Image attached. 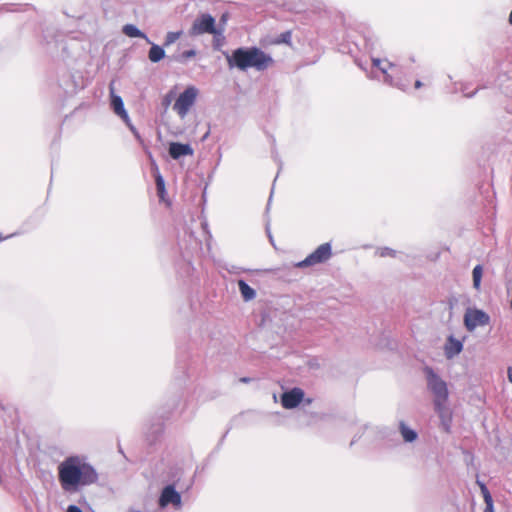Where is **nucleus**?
I'll use <instances>...</instances> for the list:
<instances>
[{
	"mask_svg": "<svg viewBox=\"0 0 512 512\" xmlns=\"http://www.w3.org/2000/svg\"><path fill=\"white\" fill-rule=\"evenodd\" d=\"M110 105L113 112L118 115L129 127L134 131V127L130 123V118L127 111L124 108L123 100L120 96L114 93L113 83L110 84Z\"/></svg>",
	"mask_w": 512,
	"mask_h": 512,
	"instance_id": "nucleus-8",
	"label": "nucleus"
},
{
	"mask_svg": "<svg viewBox=\"0 0 512 512\" xmlns=\"http://www.w3.org/2000/svg\"><path fill=\"white\" fill-rule=\"evenodd\" d=\"M482 274H483L482 266L476 265L473 269L472 275H473V286L477 290H479V288H480Z\"/></svg>",
	"mask_w": 512,
	"mask_h": 512,
	"instance_id": "nucleus-17",
	"label": "nucleus"
},
{
	"mask_svg": "<svg viewBox=\"0 0 512 512\" xmlns=\"http://www.w3.org/2000/svg\"><path fill=\"white\" fill-rule=\"evenodd\" d=\"M169 103H170V100L168 99V97H166V98L164 99V105L168 106V105H169Z\"/></svg>",
	"mask_w": 512,
	"mask_h": 512,
	"instance_id": "nucleus-28",
	"label": "nucleus"
},
{
	"mask_svg": "<svg viewBox=\"0 0 512 512\" xmlns=\"http://www.w3.org/2000/svg\"><path fill=\"white\" fill-rule=\"evenodd\" d=\"M427 383L429 389L434 394V405L435 410L438 413L441 423L446 432L450 431V425L452 422V412L446 406L448 400V389L446 383L436 375L432 369H426Z\"/></svg>",
	"mask_w": 512,
	"mask_h": 512,
	"instance_id": "nucleus-3",
	"label": "nucleus"
},
{
	"mask_svg": "<svg viewBox=\"0 0 512 512\" xmlns=\"http://www.w3.org/2000/svg\"><path fill=\"white\" fill-rule=\"evenodd\" d=\"M165 56L164 49L158 45L153 44L149 50L148 58L151 62L156 63L162 60Z\"/></svg>",
	"mask_w": 512,
	"mask_h": 512,
	"instance_id": "nucleus-13",
	"label": "nucleus"
},
{
	"mask_svg": "<svg viewBox=\"0 0 512 512\" xmlns=\"http://www.w3.org/2000/svg\"><path fill=\"white\" fill-rule=\"evenodd\" d=\"M169 154L173 159H179L182 156L192 155L193 149L189 144L171 142L169 144Z\"/></svg>",
	"mask_w": 512,
	"mask_h": 512,
	"instance_id": "nucleus-11",
	"label": "nucleus"
},
{
	"mask_svg": "<svg viewBox=\"0 0 512 512\" xmlns=\"http://www.w3.org/2000/svg\"><path fill=\"white\" fill-rule=\"evenodd\" d=\"M238 287L245 301L252 300L255 297V291L244 280L238 281Z\"/></svg>",
	"mask_w": 512,
	"mask_h": 512,
	"instance_id": "nucleus-14",
	"label": "nucleus"
},
{
	"mask_svg": "<svg viewBox=\"0 0 512 512\" xmlns=\"http://www.w3.org/2000/svg\"><path fill=\"white\" fill-rule=\"evenodd\" d=\"M57 470L59 483L65 492H76L98 480L95 468L80 456L67 457Z\"/></svg>",
	"mask_w": 512,
	"mask_h": 512,
	"instance_id": "nucleus-1",
	"label": "nucleus"
},
{
	"mask_svg": "<svg viewBox=\"0 0 512 512\" xmlns=\"http://www.w3.org/2000/svg\"><path fill=\"white\" fill-rule=\"evenodd\" d=\"M479 485H480V489H481V492H482V495H483V498H484V502H485V504L490 505V502H491V500H493V499H492V496H491V494H490V492H489L488 488H487V487H486V485H485V484H483V483H479Z\"/></svg>",
	"mask_w": 512,
	"mask_h": 512,
	"instance_id": "nucleus-21",
	"label": "nucleus"
},
{
	"mask_svg": "<svg viewBox=\"0 0 512 512\" xmlns=\"http://www.w3.org/2000/svg\"><path fill=\"white\" fill-rule=\"evenodd\" d=\"M198 96V89L194 86H188L176 99L173 109L181 117L184 118L194 105Z\"/></svg>",
	"mask_w": 512,
	"mask_h": 512,
	"instance_id": "nucleus-4",
	"label": "nucleus"
},
{
	"mask_svg": "<svg viewBox=\"0 0 512 512\" xmlns=\"http://www.w3.org/2000/svg\"><path fill=\"white\" fill-rule=\"evenodd\" d=\"M196 55V51L191 49V50H187V51H184L182 52V54L178 57V61L180 62H184L186 61L187 59L189 58H192Z\"/></svg>",
	"mask_w": 512,
	"mask_h": 512,
	"instance_id": "nucleus-22",
	"label": "nucleus"
},
{
	"mask_svg": "<svg viewBox=\"0 0 512 512\" xmlns=\"http://www.w3.org/2000/svg\"><path fill=\"white\" fill-rule=\"evenodd\" d=\"M67 512H82V510L75 505H70L67 509Z\"/></svg>",
	"mask_w": 512,
	"mask_h": 512,
	"instance_id": "nucleus-24",
	"label": "nucleus"
},
{
	"mask_svg": "<svg viewBox=\"0 0 512 512\" xmlns=\"http://www.w3.org/2000/svg\"><path fill=\"white\" fill-rule=\"evenodd\" d=\"M241 381L244 382V383H247V382L250 381V379L249 378H241Z\"/></svg>",
	"mask_w": 512,
	"mask_h": 512,
	"instance_id": "nucleus-29",
	"label": "nucleus"
},
{
	"mask_svg": "<svg viewBox=\"0 0 512 512\" xmlns=\"http://www.w3.org/2000/svg\"><path fill=\"white\" fill-rule=\"evenodd\" d=\"M332 256L330 243H323L315 251L309 254L304 260L297 263V267H309L326 262Z\"/></svg>",
	"mask_w": 512,
	"mask_h": 512,
	"instance_id": "nucleus-5",
	"label": "nucleus"
},
{
	"mask_svg": "<svg viewBox=\"0 0 512 512\" xmlns=\"http://www.w3.org/2000/svg\"><path fill=\"white\" fill-rule=\"evenodd\" d=\"M291 39V32L286 31L280 35V39L277 41L278 43H289Z\"/></svg>",
	"mask_w": 512,
	"mask_h": 512,
	"instance_id": "nucleus-23",
	"label": "nucleus"
},
{
	"mask_svg": "<svg viewBox=\"0 0 512 512\" xmlns=\"http://www.w3.org/2000/svg\"><path fill=\"white\" fill-rule=\"evenodd\" d=\"M228 63L230 66H236L240 70L255 68L262 71L273 64V59L256 47L238 48L228 58Z\"/></svg>",
	"mask_w": 512,
	"mask_h": 512,
	"instance_id": "nucleus-2",
	"label": "nucleus"
},
{
	"mask_svg": "<svg viewBox=\"0 0 512 512\" xmlns=\"http://www.w3.org/2000/svg\"><path fill=\"white\" fill-rule=\"evenodd\" d=\"M484 512H493V500H491L490 505L486 504Z\"/></svg>",
	"mask_w": 512,
	"mask_h": 512,
	"instance_id": "nucleus-25",
	"label": "nucleus"
},
{
	"mask_svg": "<svg viewBox=\"0 0 512 512\" xmlns=\"http://www.w3.org/2000/svg\"><path fill=\"white\" fill-rule=\"evenodd\" d=\"M423 86V83L420 80H416L414 83V88L419 89Z\"/></svg>",
	"mask_w": 512,
	"mask_h": 512,
	"instance_id": "nucleus-27",
	"label": "nucleus"
},
{
	"mask_svg": "<svg viewBox=\"0 0 512 512\" xmlns=\"http://www.w3.org/2000/svg\"><path fill=\"white\" fill-rule=\"evenodd\" d=\"M155 183H156V189H157V195L160 199V201H166V188H165V182L161 174L157 171L155 175Z\"/></svg>",
	"mask_w": 512,
	"mask_h": 512,
	"instance_id": "nucleus-15",
	"label": "nucleus"
},
{
	"mask_svg": "<svg viewBox=\"0 0 512 512\" xmlns=\"http://www.w3.org/2000/svg\"><path fill=\"white\" fill-rule=\"evenodd\" d=\"M400 428H401V434L405 441L412 442L416 439V437H417L416 432L409 429L408 427H406L404 423L400 424Z\"/></svg>",
	"mask_w": 512,
	"mask_h": 512,
	"instance_id": "nucleus-18",
	"label": "nucleus"
},
{
	"mask_svg": "<svg viewBox=\"0 0 512 512\" xmlns=\"http://www.w3.org/2000/svg\"><path fill=\"white\" fill-rule=\"evenodd\" d=\"M7 239V237L3 236L1 233H0V242H2L3 240Z\"/></svg>",
	"mask_w": 512,
	"mask_h": 512,
	"instance_id": "nucleus-30",
	"label": "nucleus"
},
{
	"mask_svg": "<svg viewBox=\"0 0 512 512\" xmlns=\"http://www.w3.org/2000/svg\"><path fill=\"white\" fill-rule=\"evenodd\" d=\"M182 35V31L168 32L165 38L164 46H169L178 40Z\"/></svg>",
	"mask_w": 512,
	"mask_h": 512,
	"instance_id": "nucleus-19",
	"label": "nucleus"
},
{
	"mask_svg": "<svg viewBox=\"0 0 512 512\" xmlns=\"http://www.w3.org/2000/svg\"><path fill=\"white\" fill-rule=\"evenodd\" d=\"M123 33L132 38H144L145 35L142 33L136 26L132 24H127L123 27Z\"/></svg>",
	"mask_w": 512,
	"mask_h": 512,
	"instance_id": "nucleus-16",
	"label": "nucleus"
},
{
	"mask_svg": "<svg viewBox=\"0 0 512 512\" xmlns=\"http://www.w3.org/2000/svg\"><path fill=\"white\" fill-rule=\"evenodd\" d=\"M169 504H173L175 506H179L181 504V496L175 490L173 485L166 486L160 495L159 505L161 507H166Z\"/></svg>",
	"mask_w": 512,
	"mask_h": 512,
	"instance_id": "nucleus-10",
	"label": "nucleus"
},
{
	"mask_svg": "<svg viewBox=\"0 0 512 512\" xmlns=\"http://www.w3.org/2000/svg\"><path fill=\"white\" fill-rule=\"evenodd\" d=\"M490 317L479 309H467L464 315V325L468 331H473L478 326L488 325Z\"/></svg>",
	"mask_w": 512,
	"mask_h": 512,
	"instance_id": "nucleus-7",
	"label": "nucleus"
},
{
	"mask_svg": "<svg viewBox=\"0 0 512 512\" xmlns=\"http://www.w3.org/2000/svg\"><path fill=\"white\" fill-rule=\"evenodd\" d=\"M204 33L208 34H217L218 31L215 27V19L209 14H202L199 18H197L190 30V36H198Z\"/></svg>",
	"mask_w": 512,
	"mask_h": 512,
	"instance_id": "nucleus-6",
	"label": "nucleus"
},
{
	"mask_svg": "<svg viewBox=\"0 0 512 512\" xmlns=\"http://www.w3.org/2000/svg\"><path fill=\"white\" fill-rule=\"evenodd\" d=\"M402 90H406L407 89V86L406 85H401L400 87Z\"/></svg>",
	"mask_w": 512,
	"mask_h": 512,
	"instance_id": "nucleus-31",
	"label": "nucleus"
},
{
	"mask_svg": "<svg viewBox=\"0 0 512 512\" xmlns=\"http://www.w3.org/2000/svg\"><path fill=\"white\" fill-rule=\"evenodd\" d=\"M463 349V344L461 341L455 339L453 336H450L445 345V355L448 359L453 358L455 355L459 354Z\"/></svg>",
	"mask_w": 512,
	"mask_h": 512,
	"instance_id": "nucleus-12",
	"label": "nucleus"
},
{
	"mask_svg": "<svg viewBox=\"0 0 512 512\" xmlns=\"http://www.w3.org/2000/svg\"><path fill=\"white\" fill-rule=\"evenodd\" d=\"M304 398V392L300 388H293L290 391L284 392L281 396V404L286 409L297 407Z\"/></svg>",
	"mask_w": 512,
	"mask_h": 512,
	"instance_id": "nucleus-9",
	"label": "nucleus"
},
{
	"mask_svg": "<svg viewBox=\"0 0 512 512\" xmlns=\"http://www.w3.org/2000/svg\"><path fill=\"white\" fill-rule=\"evenodd\" d=\"M507 376H508V380L512 383V367H508Z\"/></svg>",
	"mask_w": 512,
	"mask_h": 512,
	"instance_id": "nucleus-26",
	"label": "nucleus"
},
{
	"mask_svg": "<svg viewBox=\"0 0 512 512\" xmlns=\"http://www.w3.org/2000/svg\"><path fill=\"white\" fill-rule=\"evenodd\" d=\"M382 63L383 61L378 59V58H373L372 59V64L374 67L380 69L382 71L383 74H387V68L389 67H392L393 65L391 63H388L386 66H382Z\"/></svg>",
	"mask_w": 512,
	"mask_h": 512,
	"instance_id": "nucleus-20",
	"label": "nucleus"
}]
</instances>
